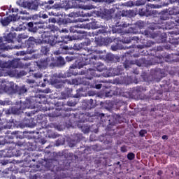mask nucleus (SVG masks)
Here are the masks:
<instances>
[{"label":"nucleus","instance_id":"obj_1","mask_svg":"<svg viewBox=\"0 0 179 179\" xmlns=\"http://www.w3.org/2000/svg\"><path fill=\"white\" fill-rule=\"evenodd\" d=\"M44 159H43V155L41 154H36L33 152H29L24 158L25 163H31V162H36L39 164L36 165V169H33L35 173L37 171H41L43 170L45 171H52L55 174H57L59 171H65V170H69L71 167V162L68 160H64L63 162V165H60L59 162L57 159H52L48 158V156L51 155V152L45 151L44 153Z\"/></svg>","mask_w":179,"mask_h":179},{"label":"nucleus","instance_id":"obj_2","mask_svg":"<svg viewBox=\"0 0 179 179\" xmlns=\"http://www.w3.org/2000/svg\"><path fill=\"white\" fill-rule=\"evenodd\" d=\"M24 106L23 108H38L39 111H42L44 110L43 108V104H44L45 107V110H49L48 116L52 118H55V117H62L65 118V117H70L71 113L70 111H72V108H55V103H50L47 101V98L44 95L38 94L37 96H31L30 99H26V101L23 103Z\"/></svg>","mask_w":179,"mask_h":179},{"label":"nucleus","instance_id":"obj_3","mask_svg":"<svg viewBox=\"0 0 179 179\" xmlns=\"http://www.w3.org/2000/svg\"><path fill=\"white\" fill-rule=\"evenodd\" d=\"M149 37H150V32L148 30L144 31L141 35L137 36H132V33L129 32L123 34L122 36V41L126 44H129L131 41H136V43H139L140 41L143 45H137V48L139 50L143 48H149L155 45V42L148 39Z\"/></svg>","mask_w":179,"mask_h":179},{"label":"nucleus","instance_id":"obj_4","mask_svg":"<svg viewBox=\"0 0 179 179\" xmlns=\"http://www.w3.org/2000/svg\"><path fill=\"white\" fill-rule=\"evenodd\" d=\"M97 59H99V57L96 55L85 58V60L78 62V68L80 69L81 68H83V66H89L91 69L88 70L87 74L89 75L90 73L94 78H100L101 74H98L97 72H103V71H106V66L103 63H97Z\"/></svg>","mask_w":179,"mask_h":179},{"label":"nucleus","instance_id":"obj_5","mask_svg":"<svg viewBox=\"0 0 179 179\" xmlns=\"http://www.w3.org/2000/svg\"><path fill=\"white\" fill-rule=\"evenodd\" d=\"M0 89L3 90L6 93H8L9 94H19L22 96V94H24V93H27V87L26 85H22V87H19L15 85L13 82L10 83V86L8 87L6 84L3 82L0 85Z\"/></svg>","mask_w":179,"mask_h":179},{"label":"nucleus","instance_id":"obj_6","mask_svg":"<svg viewBox=\"0 0 179 179\" xmlns=\"http://www.w3.org/2000/svg\"><path fill=\"white\" fill-rule=\"evenodd\" d=\"M92 45V41L90 39H87L86 41L82 42L80 43H75L73 46V50L77 51H85L80 53V55H84V57H89L93 52H96V50L93 49L92 46L89 48V45Z\"/></svg>","mask_w":179,"mask_h":179},{"label":"nucleus","instance_id":"obj_7","mask_svg":"<svg viewBox=\"0 0 179 179\" xmlns=\"http://www.w3.org/2000/svg\"><path fill=\"white\" fill-rule=\"evenodd\" d=\"M45 41L52 47H54V45H57V47L59 46L58 50L55 52L57 55L62 54L64 52V50L65 51H68L69 50V47L63 44L64 42L58 41V36L57 35H50L48 36Z\"/></svg>","mask_w":179,"mask_h":179},{"label":"nucleus","instance_id":"obj_8","mask_svg":"<svg viewBox=\"0 0 179 179\" xmlns=\"http://www.w3.org/2000/svg\"><path fill=\"white\" fill-rule=\"evenodd\" d=\"M50 83L56 87V89H62V87H65V85H68L69 86L71 85H76L78 86L80 85V81L79 80L74 78L71 80L66 79L64 80H60L57 78H52L50 80Z\"/></svg>","mask_w":179,"mask_h":179},{"label":"nucleus","instance_id":"obj_9","mask_svg":"<svg viewBox=\"0 0 179 179\" xmlns=\"http://www.w3.org/2000/svg\"><path fill=\"white\" fill-rule=\"evenodd\" d=\"M92 69L90 66H84L83 68L79 69V64H78L77 67H70L68 71L69 76H71L72 75L76 76L78 75H86V73H89V71Z\"/></svg>","mask_w":179,"mask_h":179},{"label":"nucleus","instance_id":"obj_10","mask_svg":"<svg viewBox=\"0 0 179 179\" xmlns=\"http://www.w3.org/2000/svg\"><path fill=\"white\" fill-rule=\"evenodd\" d=\"M156 6L154 4H147L145 8H139L138 13L140 16H153V15H157V11L156 10Z\"/></svg>","mask_w":179,"mask_h":179},{"label":"nucleus","instance_id":"obj_11","mask_svg":"<svg viewBox=\"0 0 179 179\" xmlns=\"http://www.w3.org/2000/svg\"><path fill=\"white\" fill-rule=\"evenodd\" d=\"M20 19V15L19 14H13L8 17H1V24L3 27H6V26H9L11 22H16V20H19Z\"/></svg>","mask_w":179,"mask_h":179},{"label":"nucleus","instance_id":"obj_12","mask_svg":"<svg viewBox=\"0 0 179 179\" xmlns=\"http://www.w3.org/2000/svg\"><path fill=\"white\" fill-rule=\"evenodd\" d=\"M41 44L42 41H37V39L33 36H30L28 40L25 41V47L28 49L27 52L29 53L34 52V50H33L35 44Z\"/></svg>","mask_w":179,"mask_h":179},{"label":"nucleus","instance_id":"obj_13","mask_svg":"<svg viewBox=\"0 0 179 179\" xmlns=\"http://www.w3.org/2000/svg\"><path fill=\"white\" fill-rule=\"evenodd\" d=\"M73 8L76 9H84V10H91V9H94L93 5H83V0H71Z\"/></svg>","mask_w":179,"mask_h":179},{"label":"nucleus","instance_id":"obj_14","mask_svg":"<svg viewBox=\"0 0 179 179\" xmlns=\"http://www.w3.org/2000/svg\"><path fill=\"white\" fill-rule=\"evenodd\" d=\"M157 51H163V47L162 46H157V48L155 47L153 48L150 52L148 51V50H145V49H141V50H138V52H139V55H152L153 57H155V55H156V52H157Z\"/></svg>","mask_w":179,"mask_h":179},{"label":"nucleus","instance_id":"obj_15","mask_svg":"<svg viewBox=\"0 0 179 179\" xmlns=\"http://www.w3.org/2000/svg\"><path fill=\"white\" fill-rule=\"evenodd\" d=\"M95 43L96 45H108V44H111L113 43V39L111 38H103L101 36H98L95 38Z\"/></svg>","mask_w":179,"mask_h":179},{"label":"nucleus","instance_id":"obj_16","mask_svg":"<svg viewBox=\"0 0 179 179\" xmlns=\"http://www.w3.org/2000/svg\"><path fill=\"white\" fill-rule=\"evenodd\" d=\"M11 135H14L15 138L20 139L17 142V146H27V142L24 140V136L20 131H13Z\"/></svg>","mask_w":179,"mask_h":179},{"label":"nucleus","instance_id":"obj_17","mask_svg":"<svg viewBox=\"0 0 179 179\" xmlns=\"http://www.w3.org/2000/svg\"><path fill=\"white\" fill-rule=\"evenodd\" d=\"M39 24H43V22L41 21H37V22H30L27 24L28 26V30L29 31H31V33H36L37 30L38 29H41L43 27L40 26Z\"/></svg>","mask_w":179,"mask_h":179},{"label":"nucleus","instance_id":"obj_18","mask_svg":"<svg viewBox=\"0 0 179 179\" xmlns=\"http://www.w3.org/2000/svg\"><path fill=\"white\" fill-rule=\"evenodd\" d=\"M128 14H125V11L123 10L122 13L121 14L117 13L115 15L114 19L115 20L116 22V26H117L118 27H127L129 26V24H127V23H121L120 22H118V20H120L121 19V16H122L124 17V16H127Z\"/></svg>","mask_w":179,"mask_h":179},{"label":"nucleus","instance_id":"obj_19","mask_svg":"<svg viewBox=\"0 0 179 179\" xmlns=\"http://www.w3.org/2000/svg\"><path fill=\"white\" fill-rule=\"evenodd\" d=\"M20 61V59H13L12 61H8V62H5V65H6V68L7 69H10V68H20V63L19 62Z\"/></svg>","mask_w":179,"mask_h":179},{"label":"nucleus","instance_id":"obj_20","mask_svg":"<svg viewBox=\"0 0 179 179\" xmlns=\"http://www.w3.org/2000/svg\"><path fill=\"white\" fill-rule=\"evenodd\" d=\"M51 59L50 57H47L46 59H41L38 64V66L40 69H46L48 68L49 65H52Z\"/></svg>","mask_w":179,"mask_h":179},{"label":"nucleus","instance_id":"obj_21","mask_svg":"<svg viewBox=\"0 0 179 179\" xmlns=\"http://www.w3.org/2000/svg\"><path fill=\"white\" fill-rule=\"evenodd\" d=\"M75 118H78V124H84L87 121V117H89V113H76L73 114Z\"/></svg>","mask_w":179,"mask_h":179},{"label":"nucleus","instance_id":"obj_22","mask_svg":"<svg viewBox=\"0 0 179 179\" xmlns=\"http://www.w3.org/2000/svg\"><path fill=\"white\" fill-rule=\"evenodd\" d=\"M83 108L85 110H92V108H94V101L93 99L85 100L83 102Z\"/></svg>","mask_w":179,"mask_h":179},{"label":"nucleus","instance_id":"obj_23","mask_svg":"<svg viewBox=\"0 0 179 179\" xmlns=\"http://www.w3.org/2000/svg\"><path fill=\"white\" fill-rule=\"evenodd\" d=\"M60 8H62V6L61 4L55 3L52 6V9H54V10L49 12V15L50 16H61V13L57 12V9H60Z\"/></svg>","mask_w":179,"mask_h":179},{"label":"nucleus","instance_id":"obj_24","mask_svg":"<svg viewBox=\"0 0 179 179\" xmlns=\"http://www.w3.org/2000/svg\"><path fill=\"white\" fill-rule=\"evenodd\" d=\"M135 64L137 65V66H149V65H150L149 61H148L145 58H141L136 60Z\"/></svg>","mask_w":179,"mask_h":179},{"label":"nucleus","instance_id":"obj_25","mask_svg":"<svg viewBox=\"0 0 179 179\" xmlns=\"http://www.w3.org/2000/svg\"><path fill=\"white\" fill-rule=\"evenodd\" d=\"M78 127L81 129V131L84 132V134H89V132H90V126L85 123H78Z\"/></svg>","mask_w":179,"mask_h":179},{"label":"nucleus","instance_id":"obj_26","mask_svg":"<svg viewBox=\"0 0 179 179\" xmlns=\"http://www.w3.org/2000/svg\"><path fill=\"white\" fill-rule=\"evenodd\" d=\"M17 37V34L16 33H9L5 37L4 39L7 43H13V39Z\"/></svg>","mask_w":179,"mask_h":179},{"label":"nucleus","instance_id":"obj_27","mask_svg":"<svg viewBox=\"0 0 179 179\" xmlns=\"http://www.w3.org/2000/svg\"><path fill=\"white\" fill-rule=\"evenodd\" d=\"M4 152L6 153V157H13V156H19L16 155V153H15V152H16V150L15 148L5 149Z\"/></svg>","mask_w":179,"mask_h":179},{"label":"nucleus","instance_id":"obj_28","mask_svg":"<svg viewBox=\"0 0 179 179\" xmlns=\"http://www.w3.org/2000/svg\"><path fill=\"white\" fill-rule=\"evenodd\" d=\"M6 128H8L6 126L0 127V138H5L6 135H9V134H10V131H8Z\"/></svg>","mask_w":179,"mask_h":179},{"label":"nucleus","instance_id":"obj_29","mask_svg":"<svg viewBox=\"0 0 179 179\" xmlns=\"http://www.w3.org/2000/svg\"><path fill=\"white\" fill-rule=\"evenodd\" d=\"M112 72L113 73V75L115 76H118L120 75H122V73H124V69H122V67H121V66H118L116 68H114L112 71Z\"/></svg>","mask_w":179,"mask_h":179},{"label":"nucleus","instance_id":"obj_30","mask_svg":"<svg viewBox=\"0 0 179 179\" xmlns=\"http://www.w3.org/2000/svg\"><path fill=\"white\" fill-rule=\"evenodd\" d=\"M92 149L93 150H95L96 152H99V150H100V147H99L97 144L93 145L91 147L85 149L84 153H87V155L89 153H92Z\"/></svg>","mask_w":179,"mask_h":179},{"label":"nucleus","instance_id":"obj_31","mask_svg":"<svg viewBox=\"0 0 179 179\" xmlns=\"http://www.w3.org/2000/svg\"><path fill=\"white\" fill-rule=\"evenodd\" d=\"M154 73L156 76H159L160 78H164L166 76V73L164 70L157 68L154 70Z\"/></svg>","mask_w":179,"mask_h":179},{"label":"nucleus","instance_id":"obj_32","mask_svg":"<svg viewBox=\"0 0 179 179\" xmlns=\"http://www.w3.org/2000/svg\"><path fill=\"white\" fill-rule=\"evenodd\" d=\"M13 15H17L20 16V15H29V13L26 10H20L19 11L18 8H12Z\"/></svg>","mask_w":179,"mask_h":179},{"label":"nucleus","instance_id":"obj_33","mask_svg":"<svg viewBox=\"0 0 179 179\" xmlns=\"http://www.w3.org/2000/svg\"><path fill=\"white\" fill-rule=\"evenodd\" d=\"M100 83L101 81H99V80H94V83L91 86L94 89H101V87L103 86V85L100 84Z\"/></svg>","mask_w":179,"mask_h":179},{"label":"nucleus","instance_id":"obj_34","mask_svg":"<svg viewBox=\"0 0 179 179\" xmlns=\"http://www.w3.org/2000/svg\"><path fill=\"white\" fill-rule=\"evenodd\" d=\"M28 38L29 36L27 35V34L24 33L18 35L17 41H18V43H22V40H26V38Z\"/></svg>","mask_w":179,"mask_h":179},{"label":"nucleus","instance_id":"obj_35","mask_svg":"<svg viewBox=\"0 0 179 179\" xmlns=\"http://www.w3.org/2000/svg\"><path fill=\"white\" fill-rule=\"evenodd\" d=\"M106 61H110V62H114L115 59V55L111 54V53H108L106 56Z\"/></svg>","mask_w":179,"mask_h":179},{"label":"nucleus","instance_id":"obj_36","mask_svg":"<svg viewBox=\"0 0 179 179\" xmlns=\"http://www.w3.org/2000/svg\"><path fill=\"white\" fill-rule=\"evenodd\" d=\"M59 29L58 27L55 25H50L49 26V33H57Z\"/></svg>","mask_w":179,"mask_h":179},{"label":"nucleus","instance_id":"obj_37","mask_svg":"<svg viewBox=\"0 0 179 179\" xmlns=\"http://www.w3.org/2000/svg\"><path fill=\"white\" fill-rule=\"evenodd\" d=\"M42 9H45V10H50V9H52V6L49 5L47 1H45L42 3Z\"/></svg>","mask_w":179,"mask_h":179},{"label":"nucleus","instance_id":"obj_38","mask_svg":"<svg viewBox=\"0 0 179 179\" xmlns=\"http://www.w3.org/2000/svg\"><path fill=\"white\" fill-rule=\"evenodd\" d=\"M27 6L29 9H33L34 10H36V9L38 8V5L34 3V2L27 3Z\"/></svg>","mask_w":179,"mask_h":179},{"label":"nucleus","instance_id":"obj_39","mask_svg":"<svg viewBox=\"0 0 179 179\" xmlns=\"http://www.w3.org/2000/svg\"><path fill=\"white\" fill-rule=\"evenodd\" d=\"M41 52L44 55H47V54L50 52V48L48 46H42L41 49Z\"/></svg>","mask_w":179,"mask_h":179},{"label":"nucleus","instance_id":"obj_40","mask_svg":"<svg viewBox=\"0 0 179 179\" xmlns=\"http://www.w3.org/2000/svg\"><path fill=\"white\" fill-rule=\"evenodd\" d=\"M77 104L78 102L75 99H71L67 101V106H69V107H75V106Z\"/></svg>","mask_w":179,"mask_h":179},{"label":"nucleus","instance_id":"obj_41","mask_svg":"<svg viewBox=\"0 0 179 179\" xmlns=\"http://www.w3.org/2000/svg\"><path fill=\"white\" fill-rule=\"evenodd\" d=\"M57 62L59 65H65V59L59 56V57H57Z\"/></svg>","mask_w":179,"mask_h":179},{"label":"nucleus","instance_id":"obj_42","mask_svg":"<svg viewBox=\"0 0 179 179\" xmlns=\"http://www.w3.org/2000/svg\"><path fill=\"white\" fill-rule=\"evenodd\" d=\"M166 29H174L176 27V23H174V21H171V22H167L166 25Z\"/></svg>","mask_w":179,"mask_h":179},{"label":"nucleus","instance_id":"obj_43","mask_svg":"<svg viewBox=\"0 0 179 179\" xmlns=\"http://www.w3.org/2000/svg\"><path fill=\"white\" fill-rule=\"evenodd\" d=\"M123 66L125 69H129V68H132V64H131L129 61L127 60L123 63Z\"/></svg>","mask_w":179,"mask_h":179},{"label":"nucleus","instance_id":"obj_44","mask_svg":"<svg viewBox=\"0 0 179 179\" xmlns=\"http://www.w3.org/2000/svg\"><path fill=\"white\" fill-rule=\"evenodd\" d=\"M61 24H63L64 26H66L68 23H71V20L69 18H64L60 21Z\"/></svg>","mask_w":179,"mask_h":179},{"label":"nucleus","instance_id":"obj_45","mask_svg":"<svg viewBox=\"0 0 179 179\" xmlns=\"http://www.w3.org/2000/svg\"><path fill=\"white\" fill-rule=\"evenodd\" d=\"M77 143H78V141H76L75 140H71L69 142V148H75V146H76Z\"/></svg>","mask_w":179,"mask_h":179},{"label":"nucleus","instance_id":"obj_46","mask_svg":"<svg viewBox=\"0 0 179 179\" xmlns=\"http://www.w3.org/2000/svg\"><path fill=\"white\" fill-rule=\"evenodd\" d=\"M33 20H38V22H41L40 20L41 19V14H35L32 16Z\"/></svg>","mask_w":179,"mask_h":179},{"label":"nucleus","instance_id":"obj_47","mask_svg":"<svg viewBox=\"0 0 179 179\" xmlns=\"http://www.w3.org/2000/svg\"><path fill=\"white\" fill-rule=\"evenodd\" d=\"M38 120H39V122H44V120H45V115H38Z\"/></svg>","mask_w":179,"mask_h":179},{"label":"nucleus","instance_id":"obj_48","mask_svg":"<svg viewBox=\"0 0 179 179\" xmlns=\"http://www.w3.org/2000/svg\"><path fill=\"white\" fill-rule=\"evenodd\" d=\"M128 160H134L135 159V154L134 152H129L127 154Z\"/></svg>","mask_w":179,"mask_h":179},{"label":"nucleus","instance_id":"obj_49","mask_svg":"<svg viewBox=\"0 0 179 179\" xmlns=\"http://www.w3.org/2000/svg\"><path fill=\"white\" fill-rule=\"evenodd\" d=\"M146 134H148V131L145 129H142L139 131V135L140 136H141L142 138H143L145 136V135H146Z\"/></svg>","mask_w":179,"mask_h":179},{"label":"nucleus","instance_id":"obj_50","mask_svg":"<svg viewBox=\"0 0 179 179\" xmlns=\"http://www.w3.org/2000/svg\"><path fill=\"white\" fill-rule=\"evenodd\" d=\"M171 44H173V45H178L179 41L178 39H172L170 41Z\"/></svg>","mask_w":179,"mask_h":179},{"label":"nucleus","instance_id":"obj_51","mask_svg":"<svg viewBox=\"0 0 179 179\" xmlns=\"http://www.w3.org/2000/svg\"><path fill=\"white\" fill-rule=\"evenodd\" d=\"M34 77H35L36 79H41V78H43V73H36L34 74Z\"/></svg>","mask_w":179,"mask_h":179},{"label":"nucleus","instance_id":"obj_52","mask_svg":"<svg viewBox=\"0 0 179 179\" xmlns=\"http://www.w3.org/2000/svg\"><path fill=\"white\" fill-rule=\"evenodd\" d=\"M72 92H73L72 88H66V94H67L68 97H70V96H71Z\"/></svg>","mask_w":179,"mask_h":179},{"label":"nucleus","instance_id":"obj_53","mask_svg":"<svg viewBox=\"0 0 179 179\" xmlns=\"http://www.w3.org/2000/svg\"><path fill=\"white\" fill-rule=\"evenodd\" d=\"M144 4H145V1L143 0H139L136 2V6H142V5H144Z\"/></svg>","mask_w":179,"mask_h":179},{"label":"nucleus","instance_id":"obj_54","mask_svg":"<svg viewBox=\"0 0 179 179\" xmlns=\"http://www.w3.org/2000/svg\"><path fill=\"white\" fill-rule=\"evenodd\" d=\"M136 92L137 93H141L142 92H143V87H141V86H138L136 87Z\"/></svg>","mask_w":179,"mask_h":179},{"label":"nucleus","instance_id":"obj_55","mask_svg":"<svg viewBox=\"0 0 179 179\" xmlns=\"http://www.w3.org/2000/svg\"><path fill=\"white\" fill-rule=\"evenodd\" d=\"M137 24L140 29H142V27H144L145 26V22L143 21H138Z\"/></svg>","mask_w":179,"mask_h":179},{"label":"nucleus","instance_id":"obj_56","mask_svg":"<svg viewBox=\"0 0 179 179\" xmlns=\"http://www.w3.org/2000/svg\"><path fill=\"white\" fill-rule=\"evenodd\" d=\"M106 71V73H103V76L106 77V78H109V76H112V73H110V71L108 70H105Z\"/></svg>","mask_w":179,"mask_h":179},{"label":"nucleus","instance_id":"obj_57","mask_svg":"<svg viewBox=\"0 0 179 179\" xmlns=\"http://www.w3.org/2000/svg\"><path fill=\"white\" fill-rule=\"evenodd\" d=\"M80 16H82L83 17H87V16H90L89 13H85L84 11H81V13L79 14Z\"/></svg>","mask_w":179,"mask_h":179},{"label":"nucleus","instance_id":"obj_58","mask_svg":"<svg viewBox=\"0 0 179 179\" xmlns=\"http://www.w3.org/2000/svg\"><path fill=\"white\" fill-rule=\"evenodd\" d=\"M135 52V45L133 46V48L130 49L128 52L127 54H129V55H132Z\"/></svg>","mask_w":179,"mask_h":179},{"label":"nucleus","instance_id":"obj_59","mask_svg":"<svg viewBox=\"0 0 179 179\" xmlns=\"http://www.w3.org/2000/svg\"><path fill=\"white\" fill-rule=\"evenodd\" d=\"M134 5V1H127L125 3V6H128L129 8H131V6Z\"/></svg>","mask_w":179,"mask_h":179},{"label":"nucleus","instance_id":"obj_60","mask_svg":"<svg viewBox=\"0 0 179 179\" xmlns=\"http://www.w3.org/2000/svg\"><path fill=\"white\" fill-rule=\"evenodd\" d=\"M120 150L122 152V153H125L128 150L127 149V146L123 145L121 147Z\"/></svg>","mask_w":179,"mask_h":179},{"label":"nucleus","instance_id":"obj_61","mask_svg":"<svg viewBox=\"0 0 179 179\" xmlns=\"http://www.w3.org/2000/svg\"><path fill=\"white\" fill-rule=\"evenodd\" d=\"M0 157H6L5 150H0Z\"/></svg>","mask_w":179,"mask_h":179},{"label":"nucleus","instance_id":"obj_62","mask_svg":"<svg viewBox=\"0 0 179 179\" xmlns=\"http://www.w3.org/2000/svg\"><path fill=\"white\" fill-rule=\"evenodd\" d=\"M110 49L112 50V51H117V50H118V46L117 45H113L110 47Z\"/></svg>","mask_w":179,"mask_h":179},{"label":"nucleus","instance_id":"obj_63","mask_svg":"<svg viewBox=\"0 0 179 179\" xmlns=\"http://www.w3.org/2000/svg\"><path fill=\"white\" fill-rule=\"evenodd\" d=\"M66 61H67V62H71V61H73V57L66 56Z\"/></svg>","mask_w":179,"mask_h":179},{"label":"nucleus","instance_id":"obj_64","mask_svg":"<svg viewBox=\"0 0 179 179\" xmlns=\"http://www.w3.org/2000/svg\"><path fill=\"white\" fill-rule=\"evenodd\" d=\"M17 55H26V51L17 52Z\"/></svg>","mask_w":179,"mask_h":179}]
</instances>
